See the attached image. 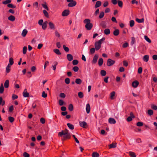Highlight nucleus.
Returning a JSON list of instances; mask_svg holds the SVG:
<instances>
[{
    "label": "nucleus",
    "instance_id": "f257e3e1",
    "mask_svg": "<svg viewBox=\"0 0 157 157\" xmlns=\"http://www.w3.org/2000/svg\"><path fill=\"white\" fill-rule=\"evenodd\" d=\"M63 135V139L65 140L67 139H70L71 138L70 134L68 132L67 129H65L64 131H62L58 133V136H62Z\"/></svg>",
    "mask_w": 157,
    "mask_h": 157
},
{
    "label": "nucleus",
    "instance_id": "f03ea898",
    "mask_svg": "<svg viewBox=\"0 0 157 157\" xmlns=\"http://www.w3.org/2000/svg\"><path fill=\"white\" fill-rule=\"evenodd\" d=\"M105 40V38L102 37L101 39L95 43L94 46L96 50L98 51L100 49L101 46L102 42Z\"/></svg>",
    "mask_w": 157,
    "mask_h": 157
},
{
    "label": "nucleus",
    "instance_id": "7ed1b4c3",
    "mask_svg": "<svg viewBox=\"0 0 157 157\" xmlns=\"http://www.w3.org/2000/svg\"><path fill=\"white\" fill-rule=\"evenodd\" d=\"M115 62V61L111 59H108L107 61V65L108 66H110L113 65Z\"/></svg>",
    "mask_w": 157,
    "mask_h": 157
},
{
    "label": "nucleus",
    "instance_id": "20e7f679",
    "mask_svg": "<svg viewBox=\"0 0 157 157\" xmlns=\"http://www.w3.org/2000/svg\"><path fill=\"white\" fill-rule=\"evenodd\" d=\"M69 2L67 5L69 7H72L75 6L76 5V2L75 1Z\"/></svg>",
    "mask_w": 157,
    "mask_h": 157
},
{
    "label": "nucleus",
    "instance_id": "39448f33",
    "mask_svg": "<svg viewBox=\"0 0 157 157\" xmlns=\"http://www.w3.org/2000/svg\"><path fill=\"white\" fill-rule=\"evenodd\" d=\"M98 58V55L97 54H95L93 57V59L92 61V63H96L97 61Z\"/></svg>",
    "mask_w": 157,
    "mask_h": 157
},
{
    "label": "nucleus",
    "instance_id": "423d86ee",
    "mask_svg": "<svg viewBox=\"0 0 157 157\" xmlns=\"http://www.w3.org/2000/svg\"><path fill=\"white\" fill-rule=\"evenodd\" d=\"M93 27V25L91 23L88 24H86L85 27L88 30H90Z\"/></svg>",
    "mask_w": 157,
    "mask_h": 157
},
{
    "label": "nucleus",
    "instance_id": "0eeeda50",
    "mask_svg": "<svg viewBox=\"0 0 157 157\" xmlns=\"http://www.w3.org/2000/svg\"><path fill=\"white\" fill-rule=\"evenodd\" d=\"M69 13V11L68 10H65L62 13L63 16H67Z\"/></svg>",
    "mask_w": 157,
    "mask_h": 157
},
{
    "label": "nucleus",
    "instance_id": "6e6552de",
    "mask_svg": "<svg viewBox=\"0 0 157 157\" xmlns=\"http://www.w3.org/2000/svg\"><path fill=\"white\" fill-rule=\"evenodd\" d=\"M86 109L87 113L88 114L89 113L90 109V106L89 104L88 103L86 105Z\"/></svg>",
    "mask_w": 157,
    "mask_h": 157
},
{
    "label": "nucleus",
    "instance_id": "1a4fd4ad",
    "mask_svg": "<svg viewBox=\"0 0 157 157\" xmlns=\"http://www.w3.org/2000/svg\"><path fill=\"white\" fill-rule=\"evenodd\" d=\"M139 82L137 81H135L132 83V86L134 88H136L139 85Z\"/></svg>",
    "mask_w": 157,
    "mask_h": 157
},
{
    "label": "nucleus",
    "instance_id": "9d476101",
    "mask_svg": "<svg viewBox=\"0 0 157 157\" xmlns=\"http://www.w3.org/2000/svg\"><path fill=\"white\" fill-rule=\"evenodd\" d=\"M23 94L24 97L25 98L28 97L29 96V93L27 92V90L26 89H25L24 90V91L23 93Z\"/></svg>",
    "mask_w": 157,
    "mask_h": 157
},
{
    "label": "nucleus",
    "instance_id": "9b49d317",
    "mask_svg": "<svg viewBox=\"0 0 157 157\" xmlns=\"http://www.w3.org/2000/svg\"><path fill=\"white\" fill-rule=\"evenodd\" d=\"M79 125L81 127L85 128L87 125V123L85 121H80L79 122Z\"/></svg>",
    "mask_w": 157,
    "mask_h": 157
},
{
    "label": "nucleus",
    "instance_id": "f8f14e48",
    "mask_svg": "<svg viewBox=\"0 0 157 157\" xmlns=\"http://www.w3.org/2000/svg\"><path fill=\"white\" fill-rule=\"evenodd\" d=\"M67 57L68 60L69 61H72L73 59V56L71 54H67Z\"/></svg>",
    "mask_w": 157,
    "mask_h": 157
},
{
    "label": "nucleus",
    "instance_id": "ddd939ff",
    "mask_svg": "<svg viewBox=\"0 0 157 157\" xmlns=\"http://www.w3.org/2000/svg\"><path fill=\"white\" fill-rule=\"evenodd\" d=\"M109 122L111 124H115L116 123L115 120L113 118H110L109 119Z\"/></svg>",
    "mask_w": 157,
    "mask_h": 157
},
{
    "label": "nucleus",
    "instance_id": "4468645a",
    "mask_svg": "<svg viewBox=\"0 0 157 157\" xmlns=\"http://www.w3.org/2000/svg\"><path fill=\"white\" fill-rule=\"evenodd\" d=\"M101 1H97L95 6V8H96L99 7L101 5Z\"/></svg>",
    "mask_w": 157,
    "mask_h": 157
},
{
    "label": "nucleus",
    "instance_id": "2eb2a0df",
    "mask_svg": "<svg viewBox=\"0 0 157 157\" xmlns=\"http://www.w3.org/2000/svg\"><path fill=\"white\" fill-rule=\"evenodd\" d=\"M149 56L148 55L144 56L143 58V60L145 62H147L149 60Z\"/></svg>",
    "mask_w": 157,
    "mask_h": 157
},
{
    "label": "nucleus",
    "instance_id": "dca6fc26",
    "mask_svg": "<svg viewBox=\"0 0 157 157\" xmlns=\"http://www.w3.org/2000/svg\"><path fill=\"white\" fill-rule=\"evenodd\" d=\"M48 22L47 21H45L41 25L42 26V28L43 30H45L47 27V24Z\"/></svg>",
    "mask_w": 157,
    "mask_h": 157
},
{
    "label": "nucleus",
    "instance_id": "f3484780",
    "mask_svg": "<svg viewBox=\"0 0 157 157\" xmlns=\"http://www.w3.org/2000/svg\"><path fill=\"white\" fill-rule=\"evenodd\" d=\"M41 5L43 8L45 9L46 10H49V9H48V6L47 5V3H46V2H44V3H42L41 4Z\"/></svg>",
    "mask_w": 157,
    "mask_h": 157
},
{
    "label": "nucleus",
    "instance_id": "a211bd4d",
    "mask_svg": "<svg viewBox=\"0 0 157 157\" xmlns=\"http://www.w3.org/2000/svg\"><path fill=\"white\" fill-rule=\"evenodd\" d=\"M48 24L50 28L52 29H55V26L54 24L52 22H49L48 23Z\"/></svg>",
    "mask_w": 157,
    "mask_h": 157
},
{
    "label": "nucleus",
    "instance_id": "6ab92c4d",
    "mask_svg": "<svg viewBox=\"0 0 157 157\" xmlns=\"http://www.w3.org/2000/svg\"><path fill=\"white\" fill-rule=\"evenodd\" d=\"M136 21L139 23H141L144 22V18H142L141 19L136 18Z\"/></svg>",
    "mask_w": 157,
    "mask_h": 157
},
{
    "label": "nucleus",
    "instance_id": "aec40b11",
    "mask_svg": "<svg viewBox=\"0 0 157 157\" xmlns=\"http://www.w3.org/2000/svg\"><path fill=\"white\" fill-rule=\"evenodd\" d=\"M8 19L10 21H13L15 20V17L13 15H10L8 17Z\"/></svg>",
    "mask_w": 157,
    "mask_h": 157
},
{
    "label": "nucleus",
    "instance_id": "412c9836",
    "mask_svg": "<svg viewBox=\"0 0 157 157\" xmlns=\"http://www.w3.org/2000/svg\"><path fill=\"white\" fill-rule=\"evenodd\" d=\"M28 32V31L27 29H24L21 35L25 37V36L27 34Z\"/></svg>",
    "mask_w": 157,
    "mask_h": 157
},
{
    "label": "nucleus",
    "instance_id": "4be33fe9",
    "mask_svg": "<svg viewBox=\"0 0 157 157\" xmlns=\"http://www.w3.org/2000/svg\"><path fill=\"white\" fill-rule=\"evenodd\" d=\"M53 52L58 55H60L61 53L58 49H53Z\"/></svg>",
    "mask_w": 157,
    "mask_h": 157
},
{
    "label": "nucleus",
    "instance_id": "5701e85b",
    "mask_svg": "<svg viewBox=\"0 0 157 157\" xmlns=\"http://www.w3.org/2000/svg\"><path fill=\"white\" fill-rule=\"evenodd\" d=\"M104 33L106 35H109L110 33V31L109 29H106L104 31Z\"/></svg>",
    "mask_w": 157,
    "mask_h": 157
},
{
    "label": "nucleus",
    "instance_id": "b1692460",
    "mask_svg": "<svg viewBox=\"0 0 157 157\" xmlns=\"http://www.w3.org/2000/svg\"><path fill=\"white\" fill-rule=\"evenodd\" d=\"M119 30L118 29H116L113 31V34L115 36H117L119 34Z\"/></svg>",
    "mask_w": 157,
    "mask_h": 157
},
{
    "label": "nucleus",
    "instance_id": "393cba45",
    "mask_svg": "<svg viewBox=\"0 0 157 157\" xmlns=\"http://www.w3.org/2000/svg\"><path fill=\"white\" fill-rule=\"evenodd\" d=\"M9 63L8 64V65L11 66L12 65L13 63V58H10L9 59Z\"/></svg>",
    "mask_w": 157,
    "mask_h": 157
},
{
    "label": "nucleus",
    "instance_id": "a878e982",
    "mask_svg": "<svg viewBox=\"0 0 157 157\" xmlns=\"http://www.w3.org/2000/svg\"><path fill=\"white\" fill-rule=\"evenodd\" d=\"M115 94V92L114 91H112L110 93V98L111 99H114V97Z\"/></svg>",
    "mask_w": 157,
    "mask_h": 157
},
{
    "label": "nucleus",
    "instance_id": "bb28decb",
    "mask_svg": "<svg viewBox=\"0 0 157 157\" xmlns=\"http://www.w3.org/2000/svg\"><path fill=\"white\" fill-rule=\"evenodd\" d=\"M147 113L149 116H151L153 115V111L151 109H148L147 111Z\"/></svg>",
    "mask_w": 157,
    "mask_h": 157
},
{
    "label": "nucleus",
    "instance_id": "cd10ccee",
    "mask_svg": "<svg viewBox=\"0 0 157 157\" xmlns=\"http://www.w3.org/2000/svg\"><path fill=\"white\" fill-rule=\"evenodd\" d=\"M9 81L8 80H6L4 84V86L6 88H7L9 87Z\"/></svg>",
    "mask_w": 157,
    "mask_h": 157
},
{
    "label": "nucleus",
    "instance_id": "c85d7f7f",
    "mask_svg": "<svg viewBox=\"0 0 157 157\" xmlns=\"http://www.w3.org/2000/svg\"><path fill=\"white\" fill-rule=\"evenodd\" d=\"M75 82L78 84H80L82 83V81L80 78H77L75 79Z\"/></svg>",
    "mask_w": 157,
    "mask_h": 157
},
{
    "label": "nucleus",
    "instance_id": "c756f323",
    "mask_svg": "<svg viewBox=\"0 0 157 157\" xmlns=\"http://www.w3.org/2000/svg\"><path fill=\"white\" fill-rule=\"evenodd\" d=\"M67 126L69 127V128L73 130L74 129V126L72 124L68 123L67 124Z\"/></svg>",
    "mask_w": 157,
    "mask_h": 157
},
{
    "label": "nucleus",
    "instance_id": "7c9ffc66",
    "mask_svg": "<svg viewBox=\"0 0 157 157\" xmlns=\"http://www.w3.org/2000/svg\"><path fill=\"white\" fill-rule=\"evenodd\" d=\"M103 59L101 58H100L99 59L98 62L99 65L100 66H101L103 64Z\"/></svg>",
    "mask_w": 157,
    "mask_h": 157
},
{
    "label": "nucleus",
    "instance_id": "2f4dec72",
    "mask_svg": "<svg viewBox=\"0 0 157 157\" xmlns=\"http://www.w3.org/2000/svg\"><path fill=\"white\" fill-rule=\"evenodd\" d=\"M116 144H114L113 143L109 145V148L110 149L111 148H115L116 147Z\"/></svg>",
    "mask_w": 157,
    "mask_h": 157
},
{
    "label": "nucleus",
    "instance_id": "473e14b6",
    "mask_svg": "<svg viewBox=\"0 0 157 157\" xmlns=\"http://www.w3.org/2000/svg\"><path fill=\"white\" fill-rule=\"evenodd\" d=\"M11 2V0H6L5 1H3L2 2V3L4 5L8 4L10 3Z\"/></svg>",
    "mask_w": 157,
    "mask_h": 157
},
{
    "label": "nucleus",
    "instance_id": "72a5a7b5",
    "mask_svg": "<svg viewBox=\"0 0 157 157\" xmlns=\"http://www.w3.org/2000/svg\"><path fill=\"white\" fill-rule=\"evenodd\" d=\"M99 154L96 152H94L92 153V157H99Z\"/></svg>",
    "mask_w": 157,
    "mask_h": 157
},
{
    "label": "nucleus",
    "instance_id": "f704fd0d",
    "mask_svg": "<svg viewBox=\"0 0 157 157\" xmlns=\"http://www.w3.org/2000/svg\"><path fill=\"white\" fill-rule=\"evenodd\" d=\"M4 88L3 84H2L0 87V93L2 94L4 91Z\"/></svg>",
    "mask_w": 157,
    "mask_h": 157
},
{
    "label": "nucleus",
    "instance_id": "c9c22d12",
    "mask_svg": "<svg viewBox=\"0 0 157 157\" xmlns=\"http://www.w3.org/2000/svg\"><path fill=\"white\" fill-rule=\"evenodd\" d=\"M144 38L145 40L149 43H150L151 42V40L147 36H144Z\"/></svg>",
    "mask_w": 157,
    "mask_h": 157
},
{
    "label": "nucleus",
    "instance_id": "e433bc0d",
    "mask_svg": "<svg viewBox=\"0 0 157 157\" xmlns=\"http://www.w3.org/2000/svg\"><path fill=\"white\" fill-rule=\"evenodd\" d=\"M101 75L102 76H105L106 74V72L104 70H101Z\"/></svg>",
    "mask_w": 157,
    "mask_h": 157
},
{
    "label": "nucleus",
    "instance_id": "4c0bfd02",
    "mask_svg": "<svg viewBox=\"0 0 157 157\" xmlns=\"http://www.w3.org/2000/svg\"><path fill=\"white\" fill-rule=\"evenodd\" d=\"M68 109L70 111H72L73 110V105L72 104H70L68 106Z\"/></svg>",
    "mask_w": 157,
    "mask_h": 157
},
{
    "label": "nucleus",
    "instance_id": "58836bf2",
    "mask_svg": "<svg viewBox=\"0 0 157 157\" xmlns=\"http://www.w3.org/2000/svg\"><path fill=\"white\" fill-rule=\"evenodd\" d=\"M84 22L86 23V24H88L90 23V19H86L84 21Z\"/></svg>",
    "mask_w": 157,
    "mask_h": 157
},
{
    "label": "nucleus",
    "instance_id": "ea45409f",
    "mask_svg": "<svg viewBox=\"0 0 157 157\" xmlns=\"http://www.w3.org/2000/svg\"><path fill=\"white\" fill-rule=\"evenodd\" d=\"M43 12L45 16L47 17H49L48 13L47 12V11L46 10H44L43 11Z\"/></svg>",
    "mask_w": 157,
    "mask_h": 157
},
{
    "label": "nucleus",
    "instance_id": "a19ab883",
    "mask_svg": "<svg viewBox=\"0 0 157 157\" xmlns=\"http://www.w3.org/2000/svg\"><path fill=\"white\" fill-rule=\"evenodd\" d=\"M11 66L7 65L6 68V71L7 73H9L10 71V67Z\"/></svg>",
    "mask_w": 157,
    "mask_h": 157
},
{
    "label": "nucleus",
    "instance_id": "79ce46f5",
    "mask_svg": "<svg viewBox=\"0 0 157 157\" xmlns=\"http://www.w3.org/2000/svg\"><path fill=\"white\" fill-rule=\"evenodd\" d=\"M27 50V47L24 46L23 48V53L24 54H25L26 53V51Z\"/></svg>",
    "mask_w": 157,
    "mask_h": 157
},
{
    "label": "nucleus",
    "instance_id": "37998d69",
    "mask_svg": "<svg viewBox=\"0 0 157 157\" xmlns=\"http://www.w3.org/2000/svg\"><path fill=\"white\" fill-rule=\"evenodd\" d=\"M134 21L133 20H131L130 21V26L131 27H132L134 26Z\"/></svg>",
    "mask_w": 157,
    "mask_h": 157
},
{
    "label": "nucleus",
    "instance_id": "c03bdc74",
    "mask_svg": "<svg viewBox=\"0 0 157 157\" xmlns=\"http://www.w3.org/2000/svg\"><path fill=\"white\" fill-rule=\"evenodd\" d=\"M78 95L79 97L80 98H82L83 97V94L82 92H79L78 93Z\"/></svg>",
    "mask_w": 157,
    "mask_h": 157
},
{
    "label": "nucleus",
    "instance_id": "a18cd8bd",
    "mask_svg": "<svg viewBox=\"0 0 157 157\" xmlns=\"http://www.w3.org/2000/svg\"><path fill=\"white\" fill-rule=\"evenodd\" d=\"M7 6L12 8H16V6L13 5L12 4L9 3L7 5Z\"/></svg>",
    "mask_w": 157,
    "mask_h": 157
},
{
    "label": "nucleus",
    "instance_id": "49530a36",
    "mask_svg": "<svg viewBox=\"0 0 157 157\" xmlns=\"http://www.w3.org/2000/svg\"><path fill=\"white\" fill-rule=\"evenodd\" d=\"M151 108L153 109L154 110H157V106L156 105H155L153 104H152L151 105Z\"/></svg>",
    "mask_w": 157,
    "mask_h": 157
},
{
    "label": "nucleus",
    "instance_id": "de8ad7c7",
    "mask_svg": "<svg viewBox=\"0 0 157 157\" xmlns=\"http://www.w3.org/2000/svg\"><path fill=\"white\" fill-rule=\"evenodd\" d=\"M8 119L10 122L11 123L13 122L14 121V118L12 117H8Z\"/></svg>",
    "mask_w": 157,
    "mask_h": 157
},
{
    "label": "nucleus",
    "instance_id": "09e8293b",
    "mask_svg": "<svg viewBox=\"0 0 157 157\" xmlns=\"http://www.w3.org/2000/svg\"><path fill=\"white\" fill-rule=\"evenodd\" d=\"M118 5V6L120 7H122L123 6L122 2L120 0H118L117 1Z\"/></svg>",
    "mask_w": 157,
    "mask_h": 157
},
{
    "label": "nucleus",
    "instance_id": "8fccbe9b",
    "mask_svg": "<svg viewBox=\"0 0 157 157\" xmlns=\"http://www.w3.org/2000/svg\"><path fill=\"white\" fill-rule=\"evenodd\" d=\"M72 70L75 72H77L78 71L79 68L77 66H75L73 68Z\"/></svg>",
    "mask_w": 157,
    "mask_h": 157
},
{
    "label": "nucleus",
    "instance_id": "3c124183",
    "mask_svg": "<svg viewBox=\"0 0 157 157\" xmlns=\"http://www.w3.org/2000/svg\"><path fill=\"white\" fill-rule=\"evenodd\" d=\"M104 13L103 12H101L100 13V15L99 16V18L100 19H101L104 16Z\"/></svg>",
    "mask_w": 157,
    "mask_h": 157
},
{
    "label": "nucleus",
    "instance_id": "603ef678",
    "mask_svg": "<svg viewBox=\"0 0 157 157\" xmlns=\"http://www.w3.org/2000/svg\"><path fill=\"white\" fill-rule=\"evenodd\" d=\"M63 48L64 50L66 52H68L69 51V48L68 47L66 46L65 45H63Z\"/></svg>",
    "mask_w": 157,
    "mask_h": 157
},
{
    "label": "nucleus",
    "instance_id": "864d4df0",
    "mask_svg": "<svg viewBox=\"0 0 157 157\" xmlns=\"http://www.w3.org/2000/svg\"><path fill=\"white\" fill-rule=\"evenodd\" d=\"M129 154L132 157H136V155L135 153L134 152H129Z\"/></svg>",
    "mask_w": 157,
    "mask_h": 157
},
{
    "label": "nucleus",
    "instance_id": "5fc2aeb1",
    "mask_svg": "<svg viewBox=\"0 0 157 157\" xmlns=\"http://www.w3.org/2000/svg\"><path fill=\"white\" fill-rule=\"evenodd\" d=\"M95 48H92L90 49V52L91 54H93L95 52Z\"/></svg>",
    "mask_w": 157,
    "mask_h": 157
},
{
    "label": "nucleus",
    "instance_id": "6e6d98bb",
    "mask_svg": "<svg viewBox=\"0 0 157 157\" xmlns=\"http://www.w3.org/2000/svg\"><path fill=\"white\" fill-rule=\"evenodd\" d=\"M135 38L134 37H132V40L131 42V44L132 45H133L135 43Z\"/></svg>",
    "mask_w": 157,
    "mask_h": 157
},
{
    "label": "nucleus",
    "instance_id": "4d7b16f0",
    "mask_svg": "<svg viewBox=\"0 0 157 157\" xmlns=\"http://www.w3.org/2000/svg\"><path fill=\"white\" fill-rule=\"evenodd\" d=\"M78 63V61L77 60H74L72 61V63L74 65H75Z\"/></svg>",
    "mask_w": 157,
    "mask_h": 157
},
{
    "label": "nucleus",
    "instance_id": "13d9d810",
    "mask_svg": "<svg viewBox=\"0 0 157 157\" xmlns=\"http://www.w3.org/2000/svg\"><path fill=\"white\" fill-rule=\"evenodd\" d=\"M54 65L53 66V69L54 71H55L56 69V66L58 64V63L57 62H55L54 63Z\"/></svg>",
    "mask_w": 157,
    "mask_h": 157
},
{
    "label": "nucleus",
    "instance_id": "bf43d9fd",
    "mask_svg": "<svg viewBox=\"0 0 157 157\" xmlns=\"http://www.w3.org/2000/svg\"><path fill=\"white\" fill-rule=\"evenodd\" d=\"M42 97L44 98H46L47 96V94L46 93H45L44 91H43L42 93Z\"/></svg>",
    "mask_w": 157,
    "mask_h": 157
},
{
    "label": "nucleus",
    "instance_id": "052dcab7",
    "mask_svg": "<svg viewBox=\"0 0 157 157\" xmlns=\"http://www.w3.org/2000/svg\"><path fill=\"white\" fill-rule=\"evenodd\" d=\"M64 101L60 99L59 100V104L60 105H63L64 104Z\"/></svg>",
    "mask_w": 157,
    "mask_h": 157
},
{
    "label": "nucleus",
    "instance_id": "680f3d73",
    "mask_svg": "<svg viewBox=\"0 0 157 157\" xmlns=\"http://www.w3.org/2000/svg\"><path fill=\"white\" fill-rule=\"evenodd\" d=\"M59 96L62 98H64L65 97V94L63 93H61L60 94Z\"/></svg>",
    "mask_w": 157,
    "mask_h": 157
},
{
    "label": "nucleus",
    "instance_id": "e2e57ef3",
    "mask_svg": "<svg viewBox=\"0 0 157 157\" xmlns=\"http://www.w3.org/2000/svg\"><path fill=\"white\" fill-rule=\"evenodd\" d=\"M70 80L69 78H66L65 80V82L67 84H68L70 83Z\"/></svg>",
    "mask_w": 157,
    "mask_h": 157
},
{
    "label": "nucleus",
    "instance_id": "0e129e2a",
    "mask_svg": "<svg viewBox=\"0 0 157 157\" xmlns=\"http://www.w3.org/2000/svg\"><path fill=\"white\" fill-rule=\"evenodd\" d=\"M136 125L138 126H142L143 125V123L141 122H139L137 123Z\"/></svg>",
    "mask_w": 157,
    "mask_h": 157
},
{
    "label": "nucleus",
    "instance_id": "69168bd1",
    "mask_svg": "<svg viewBox=\"0 0 157 157\" xmlns=\"http://www.w3.org/2000/svg\"><path fill=\"white\" fill-rule=\"evenodd\" d=\"M23 155L24 156V157H29V154L26 152H24L23 153Z\"/></svg>",
    "mask_w": 157,
    "mask_h": 157
},
{
    "label": "nucleus",
    "instance_id": "338daca9",
    "mask_svg": "<svg viewBox=\"0 0 157 157\" xmlns=\"http://www.w3.org/2000/svg\"><path fill=\"white\" fill-rule=\"evenodd\" d=\"M43 20L42 19H40L38 21V23L39 25H41L44 23Z\"/></svg>",
    "mask_w": 157,
    "mask_h": 157
},
{
    "label": "nucleus",
    "instance_id": "774afa93",
    "mask_svg": "<svg viewBox=\"0 0 157 157\" xmlns=\"http://www.w3.org/2000/svg\"><path fill=\"white\" fill-rule=\"evenodd\" d=\"M40 122L42 124H44L45 123V120L43 118H41L40 120Z\"/></svg>",
    "mask_w": 157,
    "mask_h": 157
}]
</instances>
